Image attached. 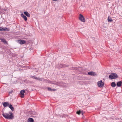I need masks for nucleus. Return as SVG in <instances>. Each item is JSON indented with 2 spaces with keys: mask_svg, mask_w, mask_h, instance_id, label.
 <instances>
[{
  "mask_svg": "<svg viewBox=\"0 0 122 122\" xmlns=\"http://www.w3.org/2000/svg\"><path fill=\"white\" fill-rule=\"evenodd\" d=\"M2 115L6 119H12L14 118L12 112H9L8 113H3Z\"/></svg>",
  "mask_w": 122,
  "mask_h": 122,
  "instance_id": "1",
  "label": "nucleus"
},
{
  "mask_svg": "<svg viewBox=\"0 0 122 122\" xmlns=\"http://www.w3.org/2000/svg\"><path fill=\"white\" fill-rule=\"evenodd\" d=\"M31 77L36 79V80L42 81L44 82H48V81L47 80L45 79L42 78L38 77L35 76H31Z\"/></svg>",
  "mask_w": 122,
  "mask_h": 122,
  "instance_id": "2",
  "label": "nucleus"
},
{
  "mask_svg": "<svg viewBox=\"0 0 122 122\" xmlns=\"http://www.w3.org/2000/svg\"><path fill=\"white\" fill-rule=\"evenodd\" d=\"M109 78L111 79H115L116 78H117L118 77L117 75V74L115 73H112L111 74V75L109 76Z\"/></svg>",
  "mask_w": 122,
  "mask_h": 122,
  "instance_id": "3",
  "label": "nucleus"
},
{
  "mask_svg": "<svg viewBox=\"0 0 122 122\" xmlns=\"http://www.w3.org/2000/svg\"><path fill=\"white\" fill-rule=\"evenodd\" d=\"M50 83L54 84L56 85L57 86H61V82H56L55 81H50L49 82Z\"/></svg>",
  "mask_w": 122,
  "mask_h": 122,
  "instance_id": "4",
  "label": "nucleus"
},
{
  "mask_svg": "<svg viewBox=\"0 0 122 122\" xmlns=\"http://www.w3.org/2000/svg\"><path fill=\"white\" fill-rule=\"evenodd\" d=\"M104 85V83L102 82V80L98 81L97 82L98 86L100 87H102Z\"/></svg>",
  "mask_w": 122,
  "mask_h": 122,
  "instance_id": "5",
  "label": "nucleus"
},
{
  "mask_svg": "<svg viewBox=\"0 0 122 122\" xmlns=\"http://www.w3.org/2000/svg\"><path fill=\"white\" fill-rule=\"evenodd\" d=\"M80 17H79V19L81 21L84 22L85 21V20L84 17L81 14L80 15Z\"/></svg>",
  "mask_w": 122,
  "mask_h": 122,
  "instance_id": "6",
  "label": "nucleus"
},
{
  "mask_svg": "<svg viewBox=\"0 0 122 122\" xmlns=\"http://www.w3.org/2000/svg\"><path fill=\"white\" fill-rule=\"evenodd\" d=\"M18 42L21 45H22L25 44L26 41L24 40H18Z\"/></svg>",
  "mask_w": 122,
  "mask_h": 122,
  "instance_id": "7",
  "label": "nucleus"
},
{
  "mask_svg": "<svg viewBox=\"0 0 122 122\" xmlns=\"http://www.w3.org/2000/svg\"><path fill=\"white\" fill-rule=\"evenodd\" d=\"M88 73L89 75H91L92 76H95L96 75L95 73L93 72H88Z\"/></svg>",
  "mask_w": 122,
  "mask_h": 122,
  "instance_id": "8",
  "label": "nucleus"
},
{
  "mask_svg": "<svg viewBox=\"0 0 122 122\" xmlns=\"http://www.w3.org/2000/svg\"><path fill=\"white\" fill-rule=\"evenodd\" d=\"M21 95L20 97L21 98H23L24 97V94L25 93V91L24 90H22L20 92Z\"/></svg>",
  "mask_w": 122,
  "mask_h": 122,
  "instance_id": "9",
  "label": "nucleus"
},
{
  "mask_svg": "<svg viewBox=\"0 0 122 122\" xmlns=\"http://www.w3.org/2000/svg\"><path fill=\"white\" fill-rule=\"evenodd\" d=\"M21 17L23 18L25 21H26L27 20V18L26 16L25 15L23 14L22 13L21 14Z\"/></svg>",
  "mask_w": 122,
  "mask_h": 122,
  "instance_id": "10",
  "label": "nucleus"
},
{
  "mask_svg": "<svg viewBox=\"0 0 122 122\" xmlns=\"http://www.w3.org/2000/svg\"><path fill=\"white\" fill-rule=\"evenodd\" d=\"M2 103L3 105L5 107H6L9 105V103L8 102H4Z\"/></svg>",
  "mask_w": 122,
  "mask_h": 122,
  "instance_id": "11",
  "label": "nucleus"
},
{
  "mask_svg": "<svg viewBox=\"0 0 122 122\" xmlns=\"http://www.w3.org/2000/svg\"><path fill=\"white\" fill-rule=\"evenodd\" d=\"M7 28H3L1 27H0V31H4L7 30Z\"/></svg>",
  "mask_w": 122,
  "mask_h": 122,
  "instance_id": "12",
  "label": "nucleus"
},
{
  "mask_svg": "<svg viewBox=\"0 0 122 122\" xmlns=\"http://www.w3.org/2000/svg\"><path fill=\"white\" fill-rule=\"evenodd\" d=\"M24 13L25 15H26L28 17H30V14H29L27 11L24 12Z\"/></svg>",
  "mask_w": 122,
  "mask_h": 122,
  "instance_id": "13",
  "label": "nucleus"
},
{
  "mask_svg": "<svg viewBox=\"0 0 122 122\" xmlns=\"http://www.w3.org/2000/svg\"><path fill=\"white\" fill-rule=\"evenodd\" d=\"M122 83V82L121 81H119L117 83V85L118 87H120Z\"/></svg>",
  "mask_w": 122,
  "mask_h": 122,
  "instance_id": "14",
  "label": "nucleus"
},
{
  "mask_svg": "<svg viewBox=\"0 0 122 122\" xmlns=\"http://www.w3.org/2000/svg\"><path fill=\"white\" fill-rule=\"evenodd\" d=\"M9 107L10 109L12 111H14V108L13 107L12 105H11V104L9 106Z\"/></svg>",
  "mask_w": 122,
  "mask_h": 122,
  "instance_id": "15",
  "label": "nucleus"
},
{
  "mask_svg": "<svg viewBox=\"0 0 122 122\" xmlns=\"http://www.w3.org/2000/svg\"><path fill=\"white\" fill-rule=\"evenodd\" d=\"M76 113L79 115H80V114H81L82 115H83V112L80 110H79V111H77L76 112Z\"/></svg>",
  "mask_w": 122,
  "mask_h": 122,
  "instance_id": "16",
  "label": "nucleus"
},
{
  "mask_svg": "<svg viewBox=\"0 0 122 122\" xmlns=\"http://www.w3.org/2000/svg\"><path fill=\"white\" fill-rule=\"evenodd\" d=\"M116 85V84L114 82H112L111 84V86L113 87H115Z\"/></svg>",
  "mask_w": 122,
  "mask_h": 122,
  "instance_id": "17",
  "label": "nucleus"
},
{
  "mask_svg": "<svg viewBox=\"0 0 122 122\" xmlns=\"http://www.w3.org/2000/svg\"><path fill=\"white\" fill-rule=\"evenodd\" d=\"M68 66H69L68 65H62V64H60V67L61 68L68 67Z\"/></svg>",
  "mask_w": 122,
  "mask_h": 122,
  "instance_id": "18",
  "label": "nucleus"
},
{
  "mask_svg": "<svg viewBox=\"0 0 122 122\" xmlns=\"http://www.w3.org/2000/svg\"><path fill=\"white\" fill-rule=\"evenodd\" d=\"M34 120L32 118H29L28 119V122H33Z\"/></svg>",
  "mask_w": 122,
  "mask_h": 122,
  "instance_id": "19",
  "label": "nucleus"
},
{
  "mask_svg": "<svg viewBox=\"0 0 122 122\" xmlns=\"http://www.w3.org/2000/svg\"><path fill=\"white\" fill-rule=\"evenodd\" d=\"M1 41L3 42L5 44H6L7 43L6 41L4 39H1Z\"/></svg>",
  "mask_w": 122,
  "mask_h": 122,
  "instance_id": "20",
  "label": "nucleus"
},
{
  "mask_svg": "<svg viewBox=\"0 0 122 122\" xmlns=\"http://www.w3.org/2000/svg\"><path fill=\"white\" fill-rule=\"evenodd\" d=\"M108 21L109 22H111L112 21V19H109V17L108 18Z\"/></svg>",
  "mask_w": 122,
  "mask_h": 122,
  "instance_id": "21",
  "label": "nucleus"
},
{
  "mask_svg": "<svg viewBox=\"0 0 122 122\" xmlns=\"http://www.w3.org/2000/svg\"><path fill=\"white\" fill-rule=\"evenodd\" d=\"M48 91H52V89L50 87H48Z\"/></svg>",
  "mask_w": 122,
  "mask_h": 122,
  "instance_id": "22",
  "label": "nucleus"
},
{
  "mask_svg": "<svg viewBox=\"0 0 122 122\" xmlns=\"http://www.w3.org/2000/svg\"><path fill=\"white\" fill-rule=\"evenodd\" d=\"M56 90L55 89H52V91H55Z\"/></svg>",
  "mask_w": 122,
  "mask_h": 122,
  "instance_id": "23",
  "label": "nucleus"
},
{
  "mask_svg": "<svg viewBox=\"0 0 122 122\" xmlns=\"http://www.w3.org/2000/svg\"><path fill=\"white\" fill-rule=\"evenodd\" d=\"M12 91L11 92H10V93H12Z\"/></svg>",
  "mask_w": 122,
  "mask_h": 122,
  "instance_id": "24",
  "label": "nucleus"
},
{
  "mask_svg": "<svg viewBox=\"0 0 122 122\" xmlns=\"http://www.w3.org/2000/svg\"><path fill=\"white\" fill-rule=\"evenodd\" d=\"M53 0L54 1H57V0Z\"/></svg>",
  "mask_w": 122,
  "mask_h": 122,
  "instance_id": "25",
  "label": "nucleus"
},
{
  "mask_svg": "<svg viewBox=\"0 0 122 122\" xmlns=\"http://www.w3.org/2000/svg\"><path fill=\"white\" fill-rule=\"evenodd\" d=\"M121 72H122V70H121Z\"/></svg>",
  "mask_w": 122,
  "mask_h": 122,
  "instance_id": "26",
  "label": "nucleus"
}]
</instances>
